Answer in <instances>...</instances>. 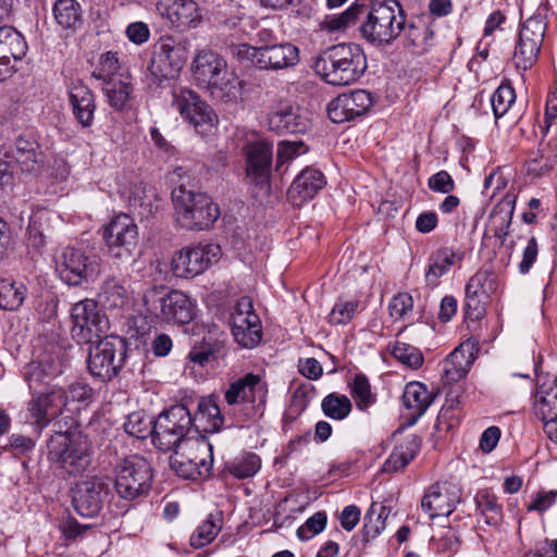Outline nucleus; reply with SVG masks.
<instances>
[{
  "instance_id": "49530a36",
  "label": "nucleus",
  "mask_w": 557,
  "mask_h": 557,
  "mask_svg": "<svg viewBox=\"0 0 557 557\" xmlns=\"http://www.w3.org/2000/svg\"><path fill=\"white\" fill-rule=\"evenodd\" d=\"M367 10L364 4L354 3L341 14L326 15L322 26L330 30H342L355 24L360 14Z\"/></svg>"
},
{
  "instance_id": "c85d7f7f",
  "label": "nucleus",
  "mask_w": 557,
  "mask_h": 557,
  "mask_svg": "<svg viewBox=\"0 0 557 557\" xmlns=\"http://www.w3.org/2000/svg\"><path fill=\"white\" fill-rule=\"evenodd\" d=\"M69 99L75 120L82 127H90L95 119L96 102L91 90L81 81L69 86Z\"/></svg>"
},
{
  "instance_id": "ea45409f",
  "label": "nucleus",
  "mask_w": 557,
  "mask_h": 557,
  "mask_svg": "<svg viewBox=\"0 0 557 557\" xmlns=\"http://www.w3.org/2000/svg\"><path fill=\"white\" fill-rule=\"evenodd\" d=\"M53 15L57 23L65 29H75L82 23L81 7L76 0H57Z\"/></svg>"
},
{
  "instance_id": "a211bd4d",
  "label": "nucleus",
  "mask_w": 557,
  "mask_h": 557,
  "mask_svg": "<svg viewBox=\"0 0 557 557\" xmlns=\"http://www.w3.org/2000/svg\"><path fill=\"white\" fill-rule=\"evenodd\" d=\"M230 324L235 342L242 347L253 348L261 342V321L250 297L244 296L237 300L231 311Z\"/></svg>"
},
{
  "instance_id": "c756f323",
  "label": "nucleus",
  "mask_w": 557,
  "mask_h": 557,
  "mask_svg": "<svg viewBox=\"0 0 557 557\" xmlns=\"http://www.w3.org/2000/svg\"><path fill=\"white\" fill-rule=\"evenodd\" d=\"M64 389L52 387L49 393L39 394L29 403V411L40 429L48 425L49 421L61 412L64 407Z\"/></svg>"
},
{
  "instance_id": "052dcab7",
  "label": "nucleus",
  "mask_w": 557,
  "mask_h": 557,
  "mask_svg": "<svg viewBox=\"0 0 557 557\" xmlns=\"http://www.w3.org/2000/svg\"><path fill=\"white\" fill-rule=\"evenodd\" d=\"M515 197L505 196L492 210L491 223L495 225H510L515 211Z\"/></svg>"
},
{
  "instance_id": "9d476101",
  "label": "nucleus",
  "mask_w": 557,
  "mask_h": 557,
  "mask_svg": "<svg viewBox=\"0 0 557 557\" xmlns=\"http://www.w3.org/2000/svg\"><path fill=\"white\" fill-rule=\"evenodd\" d=\"M268 385L260 375L247 373L232 382L224 392L228 406H240L247 419L263 414Z\"/></svg>"
},
{
  "instance_id": "58836bf2",
  "label": "nucleus",
  "mask_w": 557,
  "mask_h": 557,
  "mask_svg": "<svg viewBox=\"0 0 557 557\" xmlns=\"http://www.w3.org/2000/svg\"><path fill=\"white\" fill-rule=\"evenodd\" d=\"M102 89L109 106L115 111L124 110L132 99L133 85L128 77L109 79Z\"/></svg>"
},
{
  "instance_id": "f257e3e1",
  "label": "nucleus",
  "mask_w": 557,
  "mask_h": 557,
  "mask_svg": "<svg viewBox=\"0 0 557 557\" xmlns=\"http://www.w3.org/2000/svg\"><path fill=\"white\" fill-rule=\"evenodd\" d=\"M367 69V60L358 45L332 46L313 61V70L327 84L346 86L356 83Z\"/></svg>"
},
{
  "instance_id": "473e14b6",
  "label": "nucleus",
  "mask_w": 557,
  "mask_h": 557,
  "mask_svg": "<svg viewBox=\"0 0 557 557\" xmlns=\"http://www.w3.org/2000/svg\"><path fill=\"white\" fill-rule=\"evenodd\" d=\"M405 45L413 53H423L433 45L434 32L430 25L429 17H416L403 28Z\"/></svg>"
},
{
  "instance_id": "72a5a7b5",
  "label": "nucleus",
  "mask_w": 557,
  "mask_h": 557,
  "mask_svg": "<svg viewBox=\"0 0 557 557\" xmlns=\"http://www.w3.org/2000/svg\"><path fill=\"white\" fill-rule=\"evenodd\" d=\"M223 422L224 418L214 399L211 397L200 398L197 411L193 417L194 433L197 435H200L201 432L215 433L221 429Z\"/></svg>"
},
{
  "instance_id": "c03bdc74",
  "label": "nucleus",
  "mask_w": 557,
  "mask_h": 557,
  "mask_svg": "<svg viewBox=\"0 0 557 557\" xmlns=\"http://www.w3.org/2000/svg\"><path fill=\"white\" fill-rule=\"evenodd\" d=\"M388 513L386 508L372 504L364 516L363 539L369 542L374 540L385 529V520Z\"/></svg>"
},
{
  "instance_id": "423d86ee",
  "label": "nucleus",
  "mask_w": 557,
  "mask_h": 557,
  "mask_svg": "<svg viewBox=\"0 0 557 557\" xmlns=\"http://www.w3.org/2000/svg\"><path fill=\"white\" fill-rule=\"evenodd\" d=\"M170 465L184 479L206 478L213 465L212 445L203 435L195 434L174 449Z\"/></svg>"
},
{
  "instance_id": "680f3d73",
  "label": "nucleus",
  "mask_w": 557,
  "mask_h": 557,
  "mask_svg": "<svg viewBox=\"0 0 557 557\" xmlns=\"http://www.w3.org/2000/svg\"><path fill=\"white\" fill-rule=\"evenodd\" d=\"M358 300L339 299L329 314L332 324H347L355 315L358 308Z\"/></svg>"
},
{
  "instance_id": "ddd939ff",
  "label": "nucleus",
  "mask_w": 557,
  "mask_h": 557,
  "mask_svg": "<svg viewBox=\"0 0 557 557\" xmlns=\"http://www.w3.org/2000/svg\"><path fill=\"white\" fill-rule=\"evenodd\" d=\"M54 261L61 280L69 285L87 282L100 271L98 257L82 248L63 247L55 253Z\"/></svg>"
},
{
  "instance_id": "a19ab883",
  "label": "nucleus",
  "mask_w": 557,
  "mask_h": 557,
  "mask_svg": "<svg viewBox=\"0 0 557 557\" xmlns=\"http://www.w3.org/2000/svg\"><path fill=\"white\" fill-rule=\"evenodd\" d=\"M474 500L478 509L485 517V522L490 525H498L503 518V507L498 498L488 490H482L476 493Z\"/></svg>"
},
{
  "instance_id": "2f4dec72",
  "label": "nucleus",
  "mask_w": 557,
  "mask_h": 557,
  "mask_svg": "<svg viewBox=\"0 0 557 557\" xmlns=\"http://www.w3.org/2000/svg\"><path fill=\"white\" fill-rule=\"evenodd\" d=\"M465 252L454 247H442L429 257V265L425 271V281L431 286L438 284L440 277L445 275L451 267L460 263Z\"/></svg>"
},
{
  "instance_id": "bb28decb",
  "label": "nucleus",
  "mask_w": 557,
  "mask_h": 557,
  "mask_svg": "<svg viewBox=\"0 0 557 557\" xmlns=\"http://www.w3.org/2000/svg\"><path fill=\"white\" fill-rule=\"evenodd\" d=\"M326 184L323 173L317 169L302 170L288 188L287 196L294 206H301L312 199Z\"/></svg>"
},
{
  "instance_id": "338daca9",
  "label": "nucleus",
  "mask_w": 557,
  "mask_h": 557,
  "mask_svg": "<svg viewBox=\"0 0 557 557\" xmlns=\"http://www.w3.org/2000/svg\"><path fill=\"white\" fill-rule=\"evenodd\" d=\"M120 69V63L116 53L108 51L102 53L99 59L97 69L92 72V76L97 79H107L114 75Z\"/></svg>"
},
{
  "instance_id": "f3484780",
  "label": "nucleus",
  "mask_w": 557,
  "mask_h": 557,
  "mask_svg": "<svg viewBox=\"0 0 557 557\" xmlns=\"http://www.w3.org/2000/svg\"><path fill=\"white\" fill-rule=\"evenodd\" d=\"M545 30L546 22L540 14L530 16L523 22L512 58L519 71L531 69L537 61Z\"/></svg>"
},
{
  "instance_id": "39448f33",
  "label": "nucleus",
  "mask_w": 557,
  "mask_h": 557,
  "mask_svg": "<svg viewBox=\"0 0 557 557\" xmlns=\"http://www.w3.org/2000/svg\"><path fill=\"white\" fill-rule=\"evenodd\" d=\"M172 200L178 223L187 230L208 228L220 215L218 206L208 195L194 193L184 186L173 189Z\"/></svg>"
},
{
  "instance_id": "a18cd8bd",
  "label": "nucleus",
  "mask_w": 557,
  "mask_h": 557,
  "mask_svg": "<svg viewBox=\"0 0 557 557\" xmlns=\"http://www.w3.org/2000/svg\"><path fill=\"white\" fill-rule=\"evenodd\" d=\"M351 396L360 410H366L376 401V395L372 392L369 379L363 373L354 376L350 383Z\"/></svg>"
},
{
  "instance_id": "de8ad7c7",
  "label": "nucleus",
  "mask_w": 557,
  "mask_h": 557,
  "mask_svg": "<svg viewBox=\"0 0 557 557\" xmlns=\"http://www.w3.org/2000/svg\"><path fill=\"white\" fill-rule=\"evenodd\" d=\"M154 51L169 61V64L181 70L187 59L185 47L172 37L159 40Z\"/></svg>"
},
{
  "instance_id": "4468645a",
  "label": "nucleus",
  "mask_w": 557,
  "mask_h": 557,
  "mask_svg": "<svg viewBox=\"0 0 557 557\" xmlns=\"http://www.w3.org/2000/svg\"><path fill=\"white\" fill-rule=\"evenodd\" d=\"M125 358V341L119 336L104 337L89 349V372L101 381H109L122 369Z\"/></svg>"
},
{
  "instance_id": "f8f14e48",
  "label": "nucleus",
  "mask_w": 557,
  "mask_h": 557,
  "mask_svg": "<svg viewBox=\"0 0 557 557\" xmlns=\"http://www.w3.org/2000/svg\"><path fill=\"white\" fill-rule=\"evenodd\" d=\"M172 107L181 116L194 126L201 136L209 135L218 124V116L212 108L199 95L185 87L173 89Z\"/></svg>"
},
{
  "instance_id": "6ab92c4d",
  "label": "nucleus",
  "mask_w": 557,
  "mask_h": 557,
  "mask_svg": "<svg viewBox=\"0 0 557 557\" xmlns=\"http://www.w3.org/2000/svg\"><path fill=\"white\" fill-rule=\"evenodd\" d=\"M103 240L109 253L116 259H128L138 243V227L134 219L120 213L103 228Z\"/></svg>"
},
{
  "instance_id": "7ed1b4c3",
  "label": "nucleus",
  "mask_w": 557,
  "mask_h": 557,
  "mask_svg": "<svg viewBox=\"0 0 557 557\" xmlns=\"http://www.w3.org/2000/svg\"><path fill=\"white\" fill-rule=\"evenodd\" d=\"M47 449L49 461L72 475L83 473L91 462V445L78 432L55 431Z\"/></svg>"
},
{
  "instance_id": "1a4fd4ad",
  "label": "nucleus",
  "mask_w": 557,
  "mask_h": 557,
  "mask_svg": "<svg viewBox=\"0 0 557 557\" xmlns=\"http://www.w3.org/2000/svg\"><path fill=\"white\" fill-rule=\"evenodd\" d=\"M193 417L189 409L183 405H174L162 411L153 424V445L168 451L176 449L183 441L193 435Z\"/></svg>"
},
{
  "instance_id": "4c0bfd02",
  "label": "nucleus",
  "mask_w": 557,
  "mask_h": 557,
  "mask_svg": "<svg viewBox=\"0 0 557 557\" xmlns=\"http://www.w3.org/2000/svg\"><path fill=\"white\" fill-rule=\"evenodd\" d=\"M432 400V394L428 391L424 384L420 382H410L406 385L403 401L405 407L412 411L414 420L424 414Z\"/></svg>"
},
{
  "instance_id": "79ce46f5",
  "label": "nucleus",
  "mask_w": 557,
  "mask_h": 557,
  "mask_svg": "<svg viewBox=\"0 0 557 557\" xmlns=\"http://www.w3.org/2000/svg\"><path fill=\"white\" fill-rule=\"evenodd\" d=\"M221 512L210 513L190 536V545L200 548L211 543L221 530Z\"/></svg>"
},
{
  "instance_id": "b1692460",
  "label": "nucleus",
  "mask_w": 557,
  "mask_h": 557,
  "mask_svg": "<svg viewBox=\"0 0 557 557\" xmlns=\"http://www.w3.org/2000/svg\"><path fill=\"white\" fill-rule=\"evenodd\" d=\"M106 483L98 478L87 479L76 484L73 490V506L75 511L86 518L97 516L103 504Z\"/></svg>"
},
{
  "instance_id": "4be33fe9",
  "label": "nucleus",
  "mask_w": 557,
  "mask_h": 557,
  "mask_svg": "<svg viewBox=\"0 0 557 557\" xmlns=\"http://www.w3.org/2000/svg\"><path fill=\"white\" fill-rule=\"evenodd\" d=\"M268 123L277 134H304L310 127L308 116L287 100H280L272 107Z\"/></svg>"
},
{
  "instance_id": "4d7b16f0",
  "label": "nucleus",
  "mask_w": 557,
  "mask_h": 557,
  "mask_svg": "<svg viewBox=\"0 0 557 557\" xmlns=\"http://www.w3.org/2000/svg\"><path fill=\"white\" fill-rule=\"evenodd\" d=\"M389 315L394 320H408L412 318L413 298L405 292L393 296L388 304Z\"/></svg>"
},
{
  "instance_id": "9b49d317",
  "label": "nucleus",
  "mask_w": 557,
  "mask_h": 557,
  "mask_svg": "<svg viewBox=\"0 0 557 557\" xmlns=\"http://www.w3.org/2000/svg\"><path fill=\"white\" fill-rule=\"evenodd\" d=\"M151 482L152 468L141 456H128L115 468V490L123 499L133 500L145 495Z\"/></svg>"
},
{
  "instance_id": "6e6552de",
  "label": "nucleus",
  "mask_w": 557,
  "mask_h": 557,
  "mask_svg": "<svg viewBox=\"0 0 557 557\" xmlns=\"http://www.w3.org/2000/svg\"><path fill=\"white\" fill-rule=\"evenodd\" d=\"M144 305L150 315L164 322L187 324L195 318V305L181 290L153 286L145 292Z\"/></svg>"
},
{
  "instance_id": "8fccbe9b",
  "label": "nucleus",
  "mask_w": 557,
  "mask_h": 557,
  "mask_svg": "<svg viewBox=\"0 0 557 557\" xmlns=\"http://www.w3.org/2000/svg\"><path fill=\"white\" fill-rule=\"evenodd\" d=\"M154 421L153 418L145 412H133L127 416L124 422V430L127 434L136 438H146L149 435L153 437Z\"/></svg>"
},
{
  "instance_id": "0e129e2a",
  "label": "nucleus",
  "mask_w": 557,
  "mask_h": 557,
  "mask_svg": "<svg viewBox=\"0 0 557 557\" xmlns=\"http://www.w3.org/2000/svg\"><path fill=\"white\" fill-rule=\"evenodd\" d=\"M557 143L548 141L546 145L541 144L539 151L541 152L542 160L529 161V172L542 173L548 171L553 164V158L556 157Z\"/></svg>"
},
{
  "instance_id": "69168bd1",
  "label": "nucleus",
  "mask_w": 557,
  "mask_h": 557,
  "mask_svg": "<svg viewBox=\"0 0 557 557\" xmlns=\"http://www.w3.org/2000/svg\"><path fill=\"white\" fill-rule=\"evenodd\" d=\"M149 71L156 81L161 83L163 79L175 77L181 70L174 67L172 64L170 65L166 59L161 57L157 51H153Z\"/></svg>"
},
{
  "instance_id": "603ef678",
  "label": "nucleus",
  "mask_w": 557,
  "mask_h": 557,
  "mask_svg": "<svg viewBox=\"0 0 557 557\" xmlns=\"http://www.w3.org/2000/svg\"><path fill=\"white\" fill-rule=\"evenodd\" d=\"M261 467V460L255 453H245L228 465V471L237 479L253 476Z\"/></svg>"
},
{
  "instance_id": "c9c22d12",
  "label": "nucleus",
  "mask_w": 557,
  "mask_h": 557,
  "mask_svg": "<svg viewBox=\"0 0 557 557\" xmlns=\"http://www.w3.org/2000/svg\"><path fill=\"white\" fill-rule=\"evenodd\" d=\"M421 446L417 435H409L397 444L383 465L384 472H397L405 469L414 459Z\"/></svg>"
},
{
  "instance_id": "aec40b11",
  "label": "nucleus",
  "mask_w": 557,
  "mask_h": 557,
  "mask_svg": "<svg viewBox=\"0 0 557 557\" xmlns=\"http://www.w3.org/2000/svg\"><path fill=\"white\" fill-rule=\"evenodd\" d=\"M273 147L265 140L248 143L245 146L246 176L261 190L270 189V173Z\"/></svg>"
},
{
  "instance_id": "3c124183",
  "label": "nucleus",
  "mask_w": 557,
  "mask_h": 557,
  "mask_svg": "<svg viewBox=\"0 0 557 557\" xmlns=\"http://www.w3.org/2000/svg\"><path fill=\"white\" fill-rule=\"evenodd\" d=\"M387 349L395 359L411 369H419L423 364L421 351L409 344L394 342L387 346Z\"/></svg>"
},
{
  "instance_id": "e433bc0d",
  "label": "nucleus",
  "mask_w": 557,
  "mask_h": 557,
  "mask_svg": "<svg viewBox=\"0 0 557 557\" xmlns=\"http://www.w3.org/2000/svg\"><path fill=\"white\" fill-rule=\"evenodd\" d=\"M473 362L472 354L462 346L457 347L443 363L442 379L446 384H453L463 379Z\"/></svg>"
},
{
  "instance_id": "37998d69",
  "label": "nucleus",
  "mask_w": 557,
  "mask_h": 557,
  "mask_svg": "<svg viewBox=\"0 0 557 557\" xmlns=\"http://www.w3.org/2000/svg\"><path fill=\"white\" fill-rule=\"evenodd\" d=\"M26 286L9 280H0V309L16 310L24 301Z\"/></svg>"
},
{
  "instance_id": "a878e982",
  "label": "nucleus",
  "mask_w": 557,
  "mask_h": 557,
  "mask_svg": "<svg viewBox=\"0 0 557 557\" xmlns=\"http://www.w3.org/2000/svg\"><path fill=\"white\" fill-rule=\"evenodd\" d=\"M488 277L490 273L487 271H478L466 285L463 311L466 318L471 321L480 320L485 313V305L488 298L485 285Z\"/></svg>"
},
{
  "instance_id": "393cba45",
  "label": "nucleus",
  "mask_w": 557,
  "mask_h": 557,
  "mask_svg": "<svg viewBox=\"0 0 557 557\" xmlns=\"http://www.w3.org/2000/svg\"><path fill=\"white\" fill-rule=\"evenodd\" d=\"M537 375V388L534 396L533 410L544 424L557 420V377L550 374Z\"/></svg>"
},
{
  "instance_id": "dca6fc26",
  "label": "nucleus",
  "mask_w": 557,
  "mask_h": 557,
  "mask_svg": "<svg viewBox=\"0 0 557 557\" xmlns=\"http://www.w3.org/2000/svg\"><path fill=\"white\" fill-rule=\"evenodd\" d=\"M220 255L221 248L215 244L186 246L173 256L171 270L176 277H195L216 262Z\"/></svg>"
},
{
  "instance_id": "7c9ffc66",
  "label": "nucleus",
  "mask_w": 557,
  "mask_h": 557,
  "mask_svg": "<svg viewBox=\"0 0 557 557\" xmlns=\"http://www.w3.org/2000/svg\"><path fill=\"white\" fill-rule=\"evenodd\" d=\"M62 372V364L58 358L44 355L37 360L28 362L23 371L25 381L32 391L48 385L49 382Z\"/></svg>"
},
{
  "instance_id": "5701e85b",
  "label": "nucleus",
  "mask_w": 557,
  "mask_h": 557,
  "mask_svg": "<svg viewBox=\"0 0 557 557\" xmlns=\"http://www.w3.org/2000/svg\"><path fill=\"white\" fill-rule=\"evenodd\" d=\"M156 9L163 20L176 28H196L202 21L200 9L194 0H158Z\"/></svg>"
},
{
  "instance_id": "2eb2a0df",
  "label": "nucleus",
  "mask_w": 557,
  "mask_h": 557,
  "mask_svg": "<svg viewBox=\"0 0 557 557\" xmlns=\"http://www.w3.org/2000/svg\"><path fill=\"white\" fill-rule=\"evenodd\" d=\"M71 335L79 344L99 339L108 330L109 321L92 299H84L71 308Z\"/></svg>"
},
{
  "instance_id": "5fc2aeb1",
  "label": "nucleus",
  "mask_w": 557,
  "mask_h": 557,
  "mask_svg": "<svg viewBox=\"0 0 557 557\" xmlns=\"http://www.w3.org/2000/svg\"><path fill=\"white\" fill-rule=\"evenodd\" d=\"M459 405V400L456 398L446 399L436 419V428L438 431L448 432L458 426L460 421Z\"/></svg>"
},
{
  "instance_id": "f704fd0d",
  "label": "nucleus",
  "mask_w": 557,
  "mask_h": 557,
  "mask_svg": "<svg viewBox=\"0 0 557 557\" xmlns=\"http://www.w3.org/2000/svg\"><path fill=\"white\" fill-rule=\"evenodd\" d=\"M25 37L11 26L0 27V55L8 64L21 61L27 52Z\"/></svg>"
},
{
  "instance_id": "0eeeda50",
  "label": "nucleus",
  "mask_w": 557,
  "mask_h": 557,
  "mask_svg": "<svg viewBox=\"0 0 557 557\" xmlns=\"http://www.w3.org/2000/svg\"><path fill=\"white\" fill-rule=\"evenodd\" d=\"M228 50L238 61L249 62L260 70H287L300 61L299 49L292 42H276L267 48H253L246 42H232Z\"/></svg>"
},
{
  "instance_id": "412c9836",
  "label": "nucleus",
  "mask_w": 557,
  "mask_h": 557,
  "mask_svg": "<svg viewBox=\"0 0 557 557\" xmlns=\"http://www.w3.org/2000/svg\"><path fill=\"white\" fill-rule=\"evenodd\" d=\"M461 500V488L450 482H437L431 485L421 500L422 510L431 519L449 516Z\"/></svg>"
},
{
  "instance_id": "6e6d98bb",
  "label": "nucleus",
  "mask_w": 557,
  "mask_h": 557,
  "mask_svg": "<svg viewBox=\"0 0 557 557\" xmlns=\"http://www.w3.org/2000/svg\"><path fill=\"white\" fill-rule=\"evenodd\" d=\"M516 100L515 89L510 85H500L491 97L493 113L496 119L504 116Z\"/></svg>"
},
{
  "instance_id": "774afa93",
  "label": "nucleus",
  "mask_w": 557,
  "mask_h": 557,
  "mask_svg": "<svg viewBox=\"0 0 557 557\" xmlns=\"http://www.w3.org/2000/svg\"><path fill=\"white\" fill-rule=\"evenodd\" d=\"M64 407L70 403L84 404L91 399L92 389L86 383L76 382L71 384L67 389H64Z\"/></svg>"
},
{
  "instance_id": "e2e57ef3",
  "label": "nucleus",
  "mask_w": 557,
  "mask_h": 557,
  "mask_svg": "<svg viewBox=\"0 0 557 557\" xmlns=\"http://www.w3.org/2000/svg\"><path fill=\"white\" fill-rule=\"evenodd\" d=\"M327 522V516L324 511H318L306 520L297 530V535L301 541H307L321 533Z\"/></svg>"
},
{
  "instance_id": "cd10ccee",
  "label": "nucleus",
  "mask_w": 557,
  "mask_h": 557,
  "mask_svg": "<svg viewBox=\"0 0 557 557\" xmlns=\"http://www.w3.org/2000/svg\"><path fill=\"white\" fill-rule=\"evenodd\" d=\"M13 164L22 172L37 173L42 166L44 160L36 141L20 137L9 147L3 148Z\"/></svg>"
},
{
  "instance_id": "20e7f679",
  "label": "nucleus",
  "mask_w": 557,
  "mask_h": 557,
  "mask_svg": "<svg viewBox=\"0 0 557 557\" xmlns=\"http://www.w3.org/2000/svg\"><path fill=\"white\" fill-rule=\"evenodd\" d=\"M405 27V14L397 0H374L360 27L362 36L380 45L392 42Z\"/></svg>"
},
{
  "instance_id": "bf43d9fd",
  "label": "nucleus",
  "mask_w": 557,
  "mask_h": 557,
  "mask_svg": "<svg viewBox=\"0 0 557 557\" xmlns=\"http://www.w3.org/2000/svg\"><path fill=\"white\" fill-rule=\"evenodd\" d=\"M50 213L45 210H38L30 215L28 233L29 243L34 247H40L45 244V232L47 231L42 225L44 222L49 221Z\"/></svg>"
},
{
  "instance_id": "13d9d810",
  "label": "nucleus",
  "mask_w": 557,
  "mask_h": 557,
  "mask_svg": "<svg viewBox=\"0 0 557 557\" xmlns=\"http://www.w3.org/2000/svg\"><path fill=\"white\" fill-rule=\"evenodd\" d=\"M342 96L345 97L348 111L354 119L366 113L373 104L371 94L363 89H357Z\"/></svg>"
},
{
  "instance_id": "f03ea898",
  "label": "nucleus",
  "mask_w": 557,
  "mask_h": 557,
  "mask_svg": "<svg viewBox=\"0 0 557 557\" xmlns=\"http://www.w3.org/2000/svg\"><path fill=\"white\" fill-rule=\"evenodd\" d=\"M194 75L215 98L233 101L240 95L239 78L227 69L224 58L213 51H201L196 55Z\"/></svg>"
},
{
  "instance_id": "864d4df0",
  "label": "nucleus",
  "mask_w": 557,
  "mask_h": 557,
  "mask_svg": "<svg viewBox=\"0 0 557 557\" xmlns=\"http://www.w3.org/2000/svg\"><path fill=\"white\" fill-rule=\"evenodd\" d=\"M99 296L108 307L117 308L125 304L127 292L117 278L108 277L101 286Z\"/></svg>"
},
{
  "instance_id": "09e8293b",
  "label": "nucleus",
  "mask_w": 557,
  "mask_h": 557,
  "mask_svg": "<svg viewBox=\"0 0 557 557\" xmlns=\"http://www.w3.org/2000/svg\"><path fill=\"white\" fill-rule=\"evenodd\" d=\"M323 413L333 420H343L351 411V401L346 395L331 393L322 399Z\"/></svg>"
}]
</instances>
